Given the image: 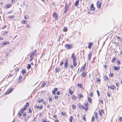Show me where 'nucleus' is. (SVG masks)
Masks as SVG:
<instances>
[{
    "label": "nucleus",
    "mask_w": 122,
    "mask_h": 122,
    "mask_svg": "<svg viewBox=\"0 0 122 122\" xmlns=\"http://www.w3.org/2000/svg\"><path fill=\"white\" fill-rule=\"evenodd\" d=\"M79 107L80 109H85L86 111L88 109V107H87L86 106L85 107V106H83L80 104L79 105Z\"/></svg>",
    "instance_id": "nucleus-1"
},
{
    "label": "nucleus",
    "mask_w": 122,
    "mask_h": 122,
    "mask_svg": "<svg viewBox=\"0 0 122 122\" xmlns=\"http://www.w3.org/2000/svg\"><path fill=\"white\" fill-rule=\"evenodd\" d=\"M65 47L67 50H69L72 48V45L71 44H66L65 46Z\"/></svg>",
    "instance_id": "nucleus-2"
},
{
    "label": "nucleus",
    "mask_w": 122,
    "mask_h": 122,
    "mask_svg": "<svg viewBox=\"0 0 122 122\" xmlns=\"http://www.w3.org/2000/svg\"><path fill=\"white\" fill-rule=\"evenodd\" d=\"M69 60L67 59H66L65 61L64 65L65 67L66 68H67L68 67V61Z\"/></svg>",
    "instance_id": "nucleus-3"
},
{
    "label": "nucleus",
    "mask_w": 122,
    "mask_h": 122,
    "mask_svg": "<svg viewBox=\"0 0 122 122\" xmlns=\"http://www.w3.org/2000/svg\"><path fill=\"white\" fill-rule=\"evenodd\" d=\"M101 2L99 1H98L97 2V7L98 9H100L101 5Z\"/></svg>",
    "instance_id": "nucleus-4"
},
{
    "label": "nucleus",
    "mask_w": 122,
    "mask_h": 122,
    "mask_svg": "<svg viewBox=\"0 0 122 122\" xmlns=\"http://www.w3.org/2000/svg\"><path fill=\"white\" fill-rule=\"evenodd\" d=\"M76 60H75V58H74V60H73V64L74 66L76 67V64L77 62L76 61Z\"/></svg>",
    "instance_id": "nucleus-5"
},
{
    "label": "nucleus",
    "mask_w": 122,
    "mask_h": 122,
    "mask_svg": "<svg viewBox=\"0 0 122 122\" xmlns=\"http://www.w3.org/2000/svg\"><path fill=\"white\" fill-rule=\"evenodd\" d=\"M13 90V88H11L9 89L7 92L5 94L7 95L9 93H10Z\"/></svg>",
    "instance_id": "nucleus-6"
},
{
    "label": "nucleus",
    "mask_w": 122,
    "mask_h": 122,
    "mask_svg": "<svg viewBox=\"0 0 122 122\" xmlns=\"http://www.w3.org/2000/svg\"><path fill=\"white\" fill-rule=\"evenodd\" d=\"M53 15V17L55 18L56 19H57V18L58 17V15L55 12L54 13Z\"/></svg>",
    "instance_id": "nucleus-7"
},
{
    "label": "nucleus",
    "mask_w": 122,
    "mask_h": 122,
    "mask_svg": "<svg viewBox=\"0 0 122 122\" xmlns=\"http://www.w3.org/2000/svg\"><path fill=\"white\" fill-rule=\"evenodd\" d=\"M86 74H87V72H86V71H85L84 72H83L82 73V77H85L86 76Z\"/></svg>",
    "instance_id": "nucleus-8"
},
{
    "label": "nucleus",
    "mask_w": 122,
    "mask_h": 122,
    "mask_svg": "<svg viewBox=\"0 0 122 122\" xmlns=\"http://www.w3.org/2000/svg\"><path fill=\"white\" fill-rule=\"evenodd\" d=\"M71 59H73L74 60V58L75 59V60H76V56L75 55V54L74 53H73L71 55Z\"/></svg>",
    "instance_id": "nucleus-9"
},
{
    "label": "nucleus",
    "mask_w": 122,
    "mask_h": 122,
    "mask_svg": "<svg viewBox=\"0 0 122 122\" xmlns=\"http://www.w3.org/2000/svg\"><path fill=\"white\" fill-rule=\"evenodd\" d=\"M93 43L92 42H91L89 43L88 45V48L89 49L91 48L92 46Z\"/></svg>",
    "instance_id": "nucleus-10"
},
{
    "label": "nucleus",
    "mask_w": 122,
    "mask_h": 122,
    "mask_svg": "<svg viewBox=\"0 0 122 122\" xmlns=\"http://www.w3.org/2000/svg\"><path fill=\"white\" fill-rule=\"evenodd\" d=\"M79 1L78 0H77L75 4V6H78V4H79Z\"/></svg>",
    "instance_id": "nucleus-11"
},
{
    "label": "nucleus",
    "mask_w": 122,
    "mask_h": 122,
    "mask_svg": "<svg viewBox=\"0 0 122 122\" xmlns=\"http://www.w3.org/2000/svg\"><path fill=\"white\" fill-rule=\"evenodd\" d=\"M120 67L119 66L117 67L115 66L114 68V70H119L120 69Z\"/></svg>",
    "instance_id": "nucleus-12"
},
{
    "label": "nucleus",
    "mask_w": 122,
    "mask_h": 122,
    "mask_svg": "<svg viewBox=\"0 0 122 122\" xmlns=\"http://www.w3.org/2000/svg\"><path fill=\"white\" fill-rule=\"evenodd\" d=\"M86 64L85 63L84 64L83 66V67L81 68V70L80 71V72H81V70H83V71H84V70H85V67H86Z\"/></svg>",
    "instance_id": "nucleus-13"
},
{
    "label": "nucleus",
    "mask_w": 122,
    "mask_h": 122,
    "mask_svg": "<svg viewBox=\"0 0 122 122\" xmlns=\"http://www.w3.org/2000/svg\"><path fill=\"white\" fill-rule=\"evenodd\" d=\"M68 9V6L66 5L65 6V11H64V13H65V12H66L67 10Z\"/></svg>",
    "instance_id": "nucleus-14"
},
{
    "label": "nucleus",
    "mask_w": 122,
    "mask_h": 122,
    "mask_svg": "<svg viewBox=\"0 0 122 122\" xmlns=\"http://www.w3.org/2000/svg\"><path fill=\"white\" fill-rule=\"evenodd\" d=\"M91 10H95V8L94 6L93 5V4H92L91 5Z\"/></svg>",
    "instance_id": "nucleus-15"
},
{
    "label": "nucleus",
    "mask_w": 122,
    "mask_h": 122,
    "mask_svg": "<svg viewBox=\"0 0 122 122\" xmlns=\"http://www.w3.org/2000/svg\"><path fill=\"white\" fill-rule=\"evenodd\" d=\"M78 97L79 98H81L83 97V95L81 94H79L78 96Z\"/></svg>",
    "instance_id": "nucleus-16"
},
{
    "label": "nucleus",
    "mask_w": 122,
    "mask_h": 122,
    "mask_svg": "<svg viewBox=\"0 0 122 122\" xmlns=\"http://www.w3.org/2000/svg\"><path fill=\"white\" fill-rule=\"evenodd\" d=\"M10 5L7 4L6 5L5 7L7 9L10 7L11 6Z\"/></svg>",
    "instance_id": "nucleus-17"
},
{
    "label": "nucleus",
    "mask_w": 122,
    "mask_h": 122,
    "mask_svg": "<svg viewBox=\"0 0 122 122\" xmlns=\"http://www.w3.org/2000/svg\"><path fill=\"white\" fill-rule=\"evenodd\" d=\"M104 112V111L103 110H102L101 111L100 110H99V114L101 115V116H102V112Z\"/></svg>",
    "instance_id": "nucleus-18"
},
{
    "label": "nucleus",
    "mask_w": 122,
    "mask_h": 122,
    "mask_svg": "<svg viewBox=\"0 0 122 122\" xmlns=\"http://www.w3.org/2000/svg\"><path fill=\"white\" fill-rule=\"evenodd\" d=\"M91 55L90 52L88 55V60L90 61V59H91Z\"/></svg>",
    "instance_id": "nucleus-19"
},
{
    "label": "nucleus",
    "mask_w": 122,
    "mask_h": 122,
    "mask_svg": "<svg viewBox=\"0 0 122 122\" xmlns=\"http://www.w3.org/2000/svg\"><path fill=\"white\" fill-rule=\"evenodd\" d=\"M88 101L90 103H92V99H91L89 97H88Z\"/></svg>",
    "instance_id": "nucleus-20"
},
{
    "label": "nucleus",
    "mask_w": 122,
    "mask_h": 122,
    "mask_svg": "<svg viewBox=\"0 0 122 122\" xmlns=\"http://www.w3.org/2000/svg\"><path fill=\"white\" fill-rule=\"evenodd\" d=\"M110 88L111 89L114 90L115 89L116 87L112 85L111 86V87H110Z\"/></svg>",
    "instance_id": "nucleus-21"
},
{
    "label": "nucleus",
    "mask_w": 122,
    "mask_h": 122,
    "mask_svg": "<svg viewBox=\"0 0 122 122\" xmlns=\"http://www.w3.org/2000/svg\"><path fill=\"white\" fill-rule=\"evenodd\" d=\"M21 23L25 24L27 23V21H25V20H23L21 22Z\"/></svg>",
    "instance_id": "nucleus-22"
},
{
    "label": "nucleus",
    "mask_w": 122,
    "mask_h": 122,
    "mask_svg": "<svg viewBox=\"0 0 122 122\" xmlns=\"http://www.w3.org/2000/svg\"><path fill=\"white\" fill-rule=\"evenodd\" d=\"M9 42L8 41L5 42L3 43V45H6L9 44Z\"/></svg>",
    "instance_id": "nucleus-23"
},
{
    "label": "nucleus",
    "mask_w": 122,
    "mask_h": 122,
    "mask_svg": "<svg viewBox=\"0 0 122 122\" xmlns=\"http://www.w3.org/2000/svg\"><path fill=\"white\" fill-rule=\"evenodd\" d=\"M104 79L105 80H108L109 78L106 76H105L104 77Z\"/></svg>",
    "instance_id": "nucleus-24"
},
{
    "label": "nucleus",
    "mask_w": 122,
    "mask_h": 122,
    "mask_svg": "<svg viewBox=\"0 0 122 122\" xmlns=\"http://www.w3.org/2000/svg\"><path fill=\"white\" fill-rule=\"evenodd\" d=\"M69 93L71 94H72L73 93V91H71V90L70 88L69 89Z\"/></svg>",
    "instance_id": "nucleus-25"
},
{
    "label": "nucleus",
    "mask_w": 122,
    "mask_h": 122,
    "mask_svg": "<svg viewBox=\"0 0 122 122\" xmlns=\"http://www.w3.org/2000/svg\"><path fill=\"white\" fill-rule=\"evenodd\" d=\"M78 86L80 87L81 88L82 86L83 85L81 84H77Z\"/></svg>",
    "instance_id": "nucleus-26"
},
{
    "label": "nucleus",
    "mask_w": 122,
    "mask_h": 122,
    "mask_svg": "<svg viewBox=\"0 0 122 122\" xmlns=\"http://www.w3.org/2000/svg\"><path fill=\"white\" fill-rule=\"evenodd\" d=\"M73 118V117H72L70 116L69 119V121L70 122H72Z\"/></svg>",
    "instance_id": "nucleus-27"
},
{
    "label": "nucleus",
    "mask_w": 122,
    "mask_h": 122,
    "mask_svg": "<svg viewBox=\"0 0 122 122\" xmlns=\"http://www.w3.org/2000/svg\"><path fill=\"white\" fill-rule=\"evenodd\" d=\"M59 68L57 67L55 69L56 71V72H58L59 71Z\"/></svg>",
    "instance_id": "nucleus-28"
},
{
    "label": "nucleus",
    "mask_w": 122,
    "mask_h": 122,
    "mask_svg": "<svg viewBox=\"0 0 122 122\" xmlns=\"http://www.w3.org/2000/svg\"><path fill=\"white\" fill-rule=\"evenodd\" d=\"M89 94L90 96L91 97H93V92H91Z\"/></svg>",
    "instance_id": "nucleus-29"
},
{
    "label": "nucleus",
    "mask_w": 122,
    "mask_h": 122,
    "mask_svg": "<svg viewBox=\"0 0 122 122\" xmlns=\"http://www.w3.org/2000/svg\"><path fill=\"white\" fill-rule=\"evenodd\" d=\"M43 101V99L42 98H41V99H40L38 101V102L40 103L41 102Z\"/></svg>",
    "instance_id": "nucleus-30"
},
{
    "label": "nucleus",
    "mask_w": 122,
    "mask_h": 122,
    "mask_svg": "<svg viewBox=\"0 0 122 122\" xmlns=\"http://www.w3.org/2000/svg\"><path fill=\"white\" fill-rule=\"evenodd\" d=\"M35 54L33 53H32L30 56V57H33Z\"/></svg>",
    "instance_id": "nucleus-31"
},
{
    "label": "nucleus",
    "mask_w": 122,
    "mask_h": 122,
    "mask_svg": "<svg viewBox=\"0 0 122 122\" xmlns=\"http://www.w3.org/2000/svg\"><path fill=\"white\" fill-rule=\"evenodd\" d=\"M31 66L30 65V64H29L27 66V68L28 69H30L31 67Z\"/></svg>",
    "instance_id": "nucleus-32"
},
{
    "label": "nucleus",
    "mask_w": 122,
    "mask_h": 122,
    "mask_svg": "<svg viewBox=\"0 0 122 122\" xmlns=\"http://www.w3.org/2000/svg\"><path fill=\"white\" fill-rule=\"evenodd\" d=\"M45 85H46V83H45V82H44L43 83H42L41 85L42 87H44L45 86Z\"/></svg>",
    "instance_id": "nucleus-33"
},
{
    "label": "nucleus",
    "mask_w": 122,
    "mask_h": 122,
    "mask_svg": "<svg viewBox=\"0 0 122 122\" xmlns=\"http://www.w3.org/2000/svg\"><path fill=\"white\" fill-rule=\"evenodd\" d=\"M28 15H25L24 16V18L25 19H28Z\"/></svg>",
    "instance_id": "nucleus-34"
},
{
    "label": "nucleus",
    "mask_w": 122,
    "mask_h": 122,
    "mask_svg": "<svg viewBox=\"0 0 122 122\" xmlns=\"http://www.w3.org/2000/svg\"><path fill=\"white\" fill-rule=\"evenodd\" d=\"M117 59V58H113L112 60V62H113L114 61H115Z\"/></svg>",
    "instance_id": "nucleus-35"
},
{
    "label": "nucleus",
    "mask_w": 122,
    "mask_h": 122,
    "mask_svg": "<svg viewBox=\"0 0 122 122\" xmlns=\"http://www.w3.org/2000/svg\"><path fill=\"white\" fill-rule=\"evenodd\" d=\"M26 72V71L25 70H22V73L23 74H24Z\"/></svg>",
    "instance_id": "nucleus-36"
},
{
    "label": "nucleus",
    "mask_w": 122,
    "mask_h": 122,
    "mask_svg": "<svg viewBox=\"0 0 122 122\" xmlns=\"http://www.w3.org/2000/svg\"><path fill=\"white\" fill-rule=\"evenodd\" d=\"M13 18V16H9L8 17V18L10 19H12Z\"/></svg>",
    "instance_id": "nucleus-37"
},
{
    "label": "nucleus",
    "mask_w": 122,
    "mask_h": 122,
    "mask_svg": "<svg viewBox=\"0 0 122 122\" xmlns=\"http://www.w3.org/2000/svg\"><path fill=\"white\" fill-rule=\"evenodd\" d=\"M52 94L53 95H55L56 94L55 92L54 91V90L52 91Z\"/></svg>",
    "instance_id": "nucleus-38"
},
{
    "label": "nucleus",
    "mask_w": 122,
    "mask_h": 122,
    "mask_svg": "<svg viewBox=\"0 0 122 122\" xmlns=\"http://www.w3.org/2000/svg\"><path fill=\"white\" fill-rule=\"evenodd\" d=\"M23 116L24 117H25L26 116V112H25L24 113V114L23 115Z\"/></svg>",
    "instance_id": "nucleus-39"
},
{
    "label": "nucleus",
    "mask_w": 122,
    "mask_h": 122,
    "mask_svg": "<svg viewBox=\"0 0 122 122\" xmlns=\"http://www.w3.org/2000/svg\"><path fill=\"white\" fill-rule=\"evenodd\" d=\"M67 29L66 28H64L63 30L64 31H67Z\"/></svg>",
    "instance_id": "nucleus-40"
},
{
    "label": "nucleus",
    "mask_w": 122,
    "mask_h": 122,
    "mask_svg": "<svg viewBox=\"0 0 122 122\" xmlns=\"http://www.w3.org/2000/svg\"><path fill=\"white\" fill-rule=\"evenodd\" d=\"M117 38L119 39V40H121V38H120V37L119 36H117Z\"/></svg>",
    "instance_id": "nucleus-41"
},
{
    "label": "nucleus",
    "mask_w": 122,
    "mask_h": 122,
    "mask_svg": "<svg viewBox=\"0 0 122 122\" xmlns=\"http://www.w3.org/2000/svg\"><path fill=\"white\" fill-rule=\"evenodd\" d=\"M56 94L58 95H59L60 94V92L59 91H58L56 93Z\"/></svg>",
    "instance_id": "nucleus-42"
},
{
    "label": "nucleus",
    "mask_w": 122,
    "mask_h": 122,
    "mask_svg": "<svg viewBox=\"0 0 122 122\" xmlns=\"http://www.w3.org/2000/svg\"><path fill=\"white\" fill-rule=\"evenodd\" d=\"M96 80L97 82L100 81H101L100 79L98 78H97Z\"/></svg>",
    "instance_id": "nucleus-43"
},
{
    "label": "nucleus",
    "mask_w": 122,
    "mask_h": 122,
    "mask_svg": "<svg viewBox=\"0 0 122 122\" xmlns=\"http://www.w3.org/2000/svg\"><path fill=\"white\" fill-rule=\"evenodd\" d=\"M72 107L73 109H75L76 108V106L75 105H73Z\"/></svg>",
    "instance_id": "nucleus-44"
},
{
    "label": "nucleus",
    "mask_w": 122,
    "mask_h": 122,
    "mask_svg": "<svg viewBox=\"0 0 122 122\" xmlns=\"http://www.w3.org/2000/svg\"><path fill=\"white\" fill-rule=\"evenodd\" d=\"M62 113L61 115L63 116H65V112H61Z\"/></svg>",
    "instance_id": "nucleus-45"
},
{
    "label": "nucleus",
    "mask_w": 122,
    "mask_h": 122,
    "mask_svg": "<svg viewBox=\"0 0 122 122\" xmlns=\"http://www.w3.org/2000/svg\"><path fill=\"white\" fill-rule=\"evenodd\" d=\"M57 88H55L54 89V91L55 92L57 91Z\"/></svg>",
    "instance_id": "nucleus-46"
},
{
    "label": "nucleus",
    "mask_w": 122,
    "mask_h": 122,
    "mask_svg": "<svg viewBox=\"0 0 122 122\" xmlns=\"http://www.w3.org/2000/svg\"><path fill=\"white\" fill-rule=\"evenodd\" d=\"M97 93L98 96L99 97L100 96V94L99 93V92L98 90H97Z\"/></svg>",
    "instance_id": "nucleus-47"
},
{
    "label": "nucleus",
    "mask_w": 122,
    "mask_h": 122,
    "mask_svg": "<svg viewBox=\"0 0 122 122\" xmlns=\"http://www.w3.org/2000/svg\"><path fill=\"white\" fill-rule=\"evenodd\" d=\"M52 98L51 97L49 99V101L52 102Z\"/></svg>",
    "instance_id": "nucleus-48"
},
{
    "label": "nucleus",
    "mask_w": 122,
    "mask_h": 122,
    "mask_svg": "<svg viewBox=\"0 0 122 122\" xmlns=\"http://www.w3.org/2000/svg\"><path fill=\"white\" fill-rule=\"evenodd\" d=\"M95 117H96V118H98V117H97V113H95Z\"/></svg>",
    "instance_id": "nucleus-49"
},
{
    "label": "nucleus",
    "mask_w": 122,
    "mask_h": 122,
    "mask_svg": "<svg viewBox=\"0 0 122 122\" xmlns=\"http://www.w3.org/2000/svg\"><path fill=\"white\" fill-rule=\"evenodd\" d=\"M29 116H27L26 117V118L25 119V121H26V122H27V119H28L29 118Z\"/></svg>",
    "instance_id": "nucleus-50"
},
{
    "label": "nucleus",
    "mask_w": 122,
    "mask_h": 122,
    "mask_svg": "<svg viewBox=\"0 0 122 122\" xmlns=\"http://www.w3.org/2000/svg\"><path fill=\"white\" fill-rule=\"evenodd\" d=\"M33 59V57H30V62Z\"/></svg>",
    "instance_id": "nucleus-51"
},
{
    "label": "nucleus",
    "mask_w": 122,
    "mask_h": 122,
    "mask_svg": "<svg viewBox=\"0 0 122 122\" xmlns=\"http://www.w3.org/2000/svg\"><path fill=\"white\" fill-rule=\"evenodd\" d=\"M83 120L85 121L86 120V118L85 117L83 116Z\"/></svg>",
    "instance_id": "nucleus-52"
},
{
    "label": "nucleus",
    "mask_w": 122,
    "mask_h": 122,
    "mask_svg": "<svg viewBox=\"0 0 122 122\" xmlns=\"http://www.w3.org/2000/svg\"><path fill=\"white\" fill-rule=\"evenodd\" d=\"M94 119H95V118L94 117V116H93L92 118V121H94Z\"/></svg>",
    "instance_id": "nucleus-53"
},
{
    "label": "nucleus",
    "mask_w": 122,
    "mask_h": 122,
    "mask_svg": "<svg viewBox=\"0 0 122 122\" xmlns=\"http://www.w3.org/2000/svg\"><path fill=\"white\" fill-rule=\"evenodd\" d=\"M114 75V74L113 73H111L110 74V76L111 77H112Z\"/></svg>",
    "instance_id": "nucleus-54"
},
{
    "label": "nucleus",
    "mask_w": 122,
    "mask_h": 122,
    "mask_svg": "<svg viewBox=\"0 0 122 122\" xmlns=\"http://www.w3.org/2000/svg\"><path fill=\"white\" fill-rule=\"evenodd\" d=\"M70 66L71 67V68L72 69H73V66L72 65H71Z\"/></svg>",
    "instance_id": "nucleus-55"
},
{
    "label": "nucleus",
    "mask_w": 122,
    "mask_h": 122,
    "mask_svg": "<svg viewBox=\"0 0 122 122\" xmlns=\"http://www.w3.org/2000/svg\"><path fill=\"white\" fill-rule=\"evenodd\" d=\"M107 96L108 97H110V94L109 92H107Z\"/></svg>",
    "instance_id": "nucleus-56"
},
{
    "label": "nucleus",
    "mask_w": 122,
    "mask_h": 122,
    "mask_svg": "<svg viewBox=\"0 0 122 122\" xmlns=\"http://www.w3.org/2000/svg\"><path fill=\"white\" fill-rule=\"evenodd\" d=\"M8 31H5L3 33V34L5 35L7 33H8Z\"/></svg>",
    "instance_id": "nucleus-57"
},
{
    "label": "nucleus",
    "mask_w": 122,
    "mask_h": 122,
    "mask_svg": "<svg viewBox=\"0 0 122 122\" xmlns=\"http://www.w3.org/2000/svg\"><path fill=\"white\" fill-rule=\"evenodd\" d=\"M18 115L19 116H21L22 115V114L20 112H19V113Z\"/></svg>",
    "instance_id": "nucleus-58"
},
{
    "label": "nucleus",
    "mask_w": 122,
    "mask_h": 122,
    "mask_svg": "<svg viewBox=\"0 0 122 122\" xmlns=\"http://www.w3.org/2000/svg\"><path fill=\"white\" fill-rule=\"evenodd\" d=\"M43 107L42 106H41L39 107V109H41L43 108Z\"/></svg>",
    "instance_id": "nucleus-59"
},
{
    "label": "nucleus",
    "mask_w": 122,
    "mask_h": 122,
    "mask_svg": "<svg viewBox=\"0 0 122 122\" xmlns=\"http://www.w3.org/2000/svg\"><path fill=\"white\" fill-rule=\"evenodd\" d=\"M21 113H23L24 112V110L23 109H21Z\"/></svg>",
    "instance_id": "nucleus-60"
},
{
    "label": "nucleus",
    "mask_w": 122,
    "mask_h": 122,
    "mask_svg": "<svg viewBox=\"0 0 122 122\" xmlns=\"http://www.w3.org/2000/svg\"><path fill=\"white\" fill-rule=\"evenodd\" d=\"M122 120V118L121 117H120V118H119V121H121Z\"/></svg>",
    "instance_id": "nucleus-61"
},
{
    "label": "nucleus",
    "mask_w": 122,
    "mask_h": 122,
    "mask_svg": "<svg viewBox=\"0 0 122 122\" xmlns=\"http://www.w3.org/2000/svg\"><path fill=\"white\" fill-rule=\"evenodd\" d=\"M29 104L28 103V102L27 103H26V107H28L29 106Z\"/></svg>",
    "instance_id": "nucleus-62"
},
{
    "label": "nucleus",
    "mask_w": 122,
    "mask_h": 122,
    "mask_svg": "<svg viewBox=\"0 0 122 122\" xmlns=\"http://www.w3.org/2000/svg\"><path fill=\"white\" fill-rule=\"evenodd\" d=\"M117 62L118 64H120V62L119 60H117Z\"/></svg>",
    "instance_id": "nucleus-63"
},
{
    "label": "nucleus",
    "mask_w": 122,
    "mask_h": 122,
    "mask_svg": "<svg viewBox=\"0 0 122 122\" xmlns=\"http://www.w3.org/2000/svg\"><path fill=\"white\" fill-rule=\"evenodd\" d=\"M63 62H61V63H60V66H61L63 64Z\"/></svg>",
    "instance_id": "nucleus-64"
}]
</instances>
